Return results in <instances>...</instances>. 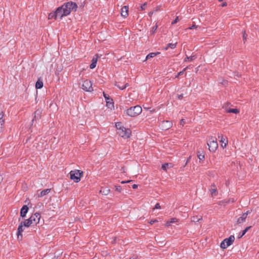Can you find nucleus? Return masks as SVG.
Instances as JSON below:
<instances>
[{
    "label": "nucleus",
    "instance_id": "obj_1",
    "mask_svg": "<svg viewBox=\"0 0 259 259\" xmlns=\"http://www.w3.org/2000/svg\"><path fill=\"white\" fill-rule=\"evenodd\" d=\"M63 11V13L67 16L70 14L72 11H76L77 6L75 3L72 2H67L63 5L61 7Z\"/></svg>",
    "mask_w": 259,
    "mask_h": 259
},
{
    "label": "nucleus",
    "instance_id": "obj_2",
    "mask_svg": "<svg viewBox=\"0 0 259 259\" xmlns=\"http://www.w3.org/2000/svg\"><path fill=\"white\" fill-rule=\"evenodd\" d=\"M142 111V107L139 105H136L127 109L124 112L127 116L134 117L141 114Z\"/></svg>",
    "mask_w": 259,
    "mask_h": 259
},
{
    "label": "nucleus",
    "instance_id": "obj_3",
    "mask_svg": "<svg viewBox=\"0 0 259 259\" xmlns=\"http://www.w3.org/2000/svg\"><path fill=\"white\" fill-rule=\"evenodd\" d=\"M83 172L80 170H71L70 172V179L75 183H78L80 181V178Z\"/></svg>",
    "mask_w": 259,
    "mask_h": 259
},
{
    "label": "nucleus",
    "instance_id": "obj_4",
    "mask_svg": "<svg viewBox=\"0 0 259 259\" xmlns=\"http://www.w3.org/2000/svg\"><path fill=\"white\" fill-rule=\"evenodd\" d=\"M207 145L210 151L214 152L218 147L217 139L215 137H211L207 142Z\"/></svg>",
    "mask_w": 259,
    "mask_h": 259
},
{
    "label": "nucleus",
    "instance_id": "obj_5",
    "mask_svg": "<svg viewBox=\"0 0 259 259\" xmlns=\"http://www.w3.org/2000/svg\"><path fill=\"white\" fill-rule=\"evenodd\" d=\"M234 240V236L231 235L229 238L223 240V241L221 243L220 247L223 249H226L228 246H230L233 243Z\"/></svg>",
    "mask_w": 259,
    "mask_h": 259
},
{
    "label": "nucleus",
    "instance_id": "obj_6",
    "mask_svg": "<svg viewBox=\"0 0 259 259\" xmlns=\"http://www.w3.org/2000/svg\"><path fill=\"white\" fill-rule=\"evenodd\" d=\"M117 133L120 137L124 138H129L131 135L130 130L124 127H122L121 128H119V131Z\"/></svg>",
    "mask_w": 259,
    "mask_h": 259
},
{
    "label": "nucleus",
    "instance_id": "obj_7",
    "mask_svg": "<svg viewBox=\"0 0 259 259\" xmlns=\"http://www.w3.org/2000/svg\"><path fill=\"white\" fill-rule=\"evenodd\" d=\"M82 89L87 92H92L93 91L91 81L88 79L83 81L82 84Z\"/></svg>",
    "mask_w": 259,
    "mask_h": 259
},
{
    "label": "nucleus",
    "instance_id": "obj_8",
    "mask_svg": "<svg viewBox=\"0 0 259 259\" xmlns=\"http://www.w3.org/2000/svg\"><path fill=\"white\" fill-rule=\"evenodd\" d=\"M30 218L32 220V222L33 225H36L39 222V220L40 219V215L39 213L36 212L34 214H33V215H32L30 217Z\"/></svg>",
    "mask_w": 259,
    "mask_h": 259
},
{
    "label": "nucleus",
    "instance_id": "obj_9",
    "mask_svg": "<svg viewBox=\"0 0 259 259\" xmlns=\"http://www.w3.org/2000/svg\"><path fill=\"white\" fill-rule=\"evenodd\" d=\"M250 213V211L248 210L246 212L243 213L241 217H239L237 220V224H240L245 222L247 215Z\"/></svg>",
    "mask_w": 259,
    "mask_h": 259
},
{
    "label": "nucleus",
    "instance_id": "obj_10",
    "mask_svg": "<svg viewBox=\"0 0 259 259\" xmlns=\"http://www.w3.org/2000/svg\"><path fill=\"white\" fill-rule=\"evenodd\" d=\"M24 225H23L22 223H21L18 228L17 232V238L18 240H21L22 238V232H23L24 230L23 229V227Z\"/></svg>",
    "mask_w": 259,
    "mask_h": 259
},
{
    "label": "nucleus",
    "instance_id": "obj_11",
    "mask_svg": "<svg viewBox=\"0 0 259 259\" xmlns=\"http://www.w3.org/2000/svg\"><path fill=\"white\" fill-rule=\"evenodd\" d=\"M56 15H57V16L58 17V19H61L63 17V16H65V14H64L63 13V10H62V8H61V7H58L56 10Z\"/></svg>",
    "mask_w": 259,
    "mask_h": 259
},
{
    "label": "nucleus",
    "instance_id": "obj_12",
    "mask_svg": "<svg viewBox=\"0 0 259 259\" xmlns=\"http://www.w3.org/2000/svg\"><path fill=\"white\" fill-rule=\"evenodd\" d=\"M4 113L3 111H0V133L2 132L3 126L5 124V119H4Z\"/></svg>",
    "mask_w": 259,
    "mask_h": 259
},
{
    "label": "nucleus",
    "instance_id": "obj_13",
    "mask_svg": "<svg viewBox=\"0 0 259 259\" xmlns=\"http://www.w3.org/2000/svg\"><path fill=\"white\" fill-rule=\"evenodd\" d=\"M42 114V110L41 109H37L34 112V116L32 119V122L34 120H39L41 118Z\"/></svg>",
    "mask_w": 259,
    "mask_h": 259
},
{
    "label": "nucleus",
    "instance_id": "obj_14",
    "mask_svg": "<svg viewBox=\"0 0 259 259\" xmlns=\"http://www.w3.org/2000/svg\"><path fill=\"white\" fill-rule=\"evenodd\" d=\"M128 15V7L124 6L121 8V15L126 18Z\"/></svg>",
    "mask_w": 259,
    "mask_h": 259
},
{
    "label": "nucleus",
    "instance_id": "obj_15",
    "mask_svg": "<svg viewBox=\"0 0 259 259\" xmlns=\"http://www.w3.org/2000/svg\"><path fill=\"white\" fill-rule=\"evenodd\" d=\"M28 207L26 205H23L20 210V215L22 218L25 217L26 213L28 212Z\"/></svg>",
    "mask_w": 259,
    "mask_h": 259
},
{
    "label": "nucleus",
    "instance_id": "obj_16",
    "mask_svg": "<svg viewBox=\"0 0 259 259\" xmlns=\"http://www.w3.org/2000/svg\"><path fill=\"white\" fill-rule=\"evenodd\" d=\"M97 60H98V57H97V55H96L95 56H94L92 58V62L90 66V67L91 69H92L96 67Z\"/></svg>",
    "mask_w": 259,
    "mask_h": 259
},
{
    "label": "nucleus",
    "instance_id": "obj_17",
    "mask_svg": "<svg viewBox=\"0 0 259 259\" xmlns=\"http://www.w3.org/2000/svg\"><path fill=\"white\" fill-rule=\"evenodd\" d=\"M22 223L24 226L25 227H29L31 225H34L30 217L29 219L26 220Z\"/></svg>",
    "mask_w": 259,
    "mask_h": 259
},
{
    "label": "nucleus",
    "instance_id": "obj_18",
    "mask_svg": "<svg viewBox=\"0 0 259 259\" xmlns=\"http://www.w3.org/2000/svg\"><path fill=\"white\" fill-rule=\"evenodd\" d=\"M51 192V189H46L42 190L38 194V196L42 197L47 194H49Z\"/></svg>",
    "mask_w": 259,
    "mask_h": 259
},
{
    "label": "nucleus",
    "instance_id": "obj_19",
    "mask_svg": "<svg viewBox=\"0 0 259 259\" xmlns=\"http://www.w3.org/2000/svg\"><path fill=\"white\" fill-rule=\"evenodd\" d=\"M218 138H221V140H220V142L222 143H224V145H222V147L223 148H225L226 147V145L228 143V140L227 139H226V138H224L223 136L222 135H219L218 136Z\"/></svg>",
    "mask_w": 259,
    "mask_h": 259
},
{
    "label": "nucleus",
    "instance_id": "obj_20",
    "mask_svg": "<svg viewBox=\"0 0 259 259\" xmlns=\"http://www.w3.org/2000/svg\"><path fill=\"white\" fill-rule=\"evenodd\" d=\"M210 192L212 196L217 195V190L215 185L213 184L211 185Z\"/></svg>",
    "mask_w": 259,
    "mask_h": 259
},
{
    "label": "nucleus",
    "instance_id": "obj_21",
    "mask_svg": "<svg viewBox=\"0 0 259 259\" xmlns=\"http://www.w3.org/2000/svg\"><path fill=\"white\" fill-rule=\"evenodd\" d=\"M43 87V82L41 80H40L39 79L37 80L35 83V88L37 89H41Z\"/></svg>",
    "mask_w": 259,
    "mask_h": 259
},
{
    "label": "nucleus",
    "instance_id": "obj_22",
    "mask_svg": "<svg viewBox=\"0 0 259 259\" xmlns=\"http://www.w3.org/2000/svg\"><path fill=\"white\" fill-rule=\"evenodd\" d=\"M48 18L49 19H57L58 17L57 16L56 11L50 13L48 16Z\"/></svg>",
    "mask_w": 259,
    "mask_h": 259
},
{
    "label": "nucleus",
    "instance_id": "obj_23",
    "mask_svg": "<svg viewBox=\"0 0 259 259\" xmlns=\"http://www.w3.org/2000/svg\"><path fill=\"white\" fill-rule=\"evenodd\" d=\"M159 52L157 53H149L146 57L145 60H147L150 58H153L154 57L156 56L157 54H159Z\"/></svg>",
    "mask_w": 259,
    "mask_h": 259
},
{
    "label": "nucleus",
    "instance_id": "obj_24",
    "mask_svg": "<svg viewBox=\"0 0 259 259\" xmlns=\"http://www.w3.org/2000/svg\"><path fill=\"white\" fill-rule=\"evenodd\" d=\"M163 124H166L164 125V127L166 130L169 129L172 126V123L169 121H164Z\"/></svg>",
    "mask_w": 259,
    "mask_h": 259
},
{
    "label": "nucleus",
    "instance_id": "obj_25",
    "mask_svg": "<svg viewBox=\"0 0 259 259\" xmlns=\"http://www.w3.org/2000/svg\"><path fill=\"white\" fill-rule=\"evenodd\" d=\"M110 191V190L108 188H104L100 191V192L102 193L103 195H108Z\"/></svg>",
    "mask_w": 259,
    "mask_h": 259
},
{
    "label": "nucleus",
    "instance_id": "obj_26",
    "mask_svg": "<svg viewBox=\"0 0 259 259\" xmlns=\"http://www.w3.org/2000/svg\"><path fill=\"white\" fill-rule=\"evenodd\" d=\"M158 28V25L157 23H156L154 26H153L152 28L150 31H149L150 34L152 35L155 33L156 31V30Z\"/></svg>",
    "mask_w": 259,
    "mask_h": 259
},
{
    "label": "nucleus",
    "instance_id": "obj_27",
    "mask_svg": "<svg viewBox=\"0 0 259 259\" xmlns=\"http://www.w3.org/2000/svg\"><path fill=\"white\" fill-rule=\"evenodd\" d=\"M178 221V219H176V218H171L170 219V221H167L166 222V223H165V225L167 226V227H169L170 226V224H172V223H176Z\"/></svg>",
    "mask_w": 259,
    "mask_h": 259
},
{
    "label": "nucleus",
    "instance_id": "obj_28",
    "mask_svg": "<svg viewBox=\"0 0 259 259\" xmlns=\"http://www.w3.org/2000/svg\"><path fill=\"white\" fill-rule=\"evenodd\" d=\"M202 219V218L201 216H193L192 219L191 221L193 222H198L200 220H201Z\"/></svg>",
    "mask_w": 259,
    "mask_h": 259
},
{
    "label": "nucleus",
    "instance_id": "obj_29",
    "mask_svg": "<svg viewBox=\"0 0 259 259\" xmlns=\"http://www.w3.org/2000/svg\"><path fill=\"white\" fill-rule=\"evenodd\" d=\"M196 58V56L195 55H192L190 57H188L187 56L184 59V61L185 62L191 61Z\"/></svg>",
    "mask_w": 259,
    "mask_h": 259
},
{
    "label": "nucleus",
    "instance_id": "obj_30",
    "mask_svg": "<svg viewBox=\"0 0 259 259\" xmlns=\"http://www.w3.org/2000/svg\"><path fill=\"white\" fill-rule=\"evenodd\" d=\"M116 86L120 90H123L124 89H125L126 87H128L129 86V84L128 83H125L124 85H123V87H120V84H119V82H117L116 83Z\"/></svg>",
    "mask_w": 259,
    "mask_h": 259
},
{
    "label": "nucleus",
    "instance_id": "obj_31",
    "mask_svg": "<svg viewBox=\"0 0 259 259\" xmlns=\"http://www.w3.org/2000/svg\"><path fill=\"white\" fill-rule=\"evenodd\" d=\"M251 226H249L246 227L243 231H242L241 234L240 235L239 238L242 237L243 235L245 234V233L248 231V230L251 228Z\"/></svg>",
    "mask_w": 259,
    "mask_h": 259
},
{
    "label": "nucleus",
    "instance_id": "obj_32",
    "mask_svg": "<svg viewBox=\"0 0 259 259\" xmlns=\"http://www.w3.org/2000/svg\"><path fill=\"white\" fill-rule=\"evenodd\" d=\"M176 47V43L172 44V43H169L167 45V47H166L165 49L167 50L168 48H170L171 49H174Z\"/></svg>",
    "mask_w": 259,
    "mask_h": 259
},
{
    "label": "nucleus",
    "instance_id": "obj_33",
    "mask_svg": "<svg viewBox=\"0 0 259 259\" xmlns=\"http://www.w3.org/2000/svg\"><path fill=\"white\" fill-rule=\"evenodd\" d=\"M169 165V163H165L163 164H162V167H161V168L163 170H165L166 171L167 170V168L168 167Z\"/></svg>",
    "mask_w": 259,
    "mask_h": 259
},
{
    "label": "nucleus",
    "instance_id": "obj_34",
    "mask_svg": "<svg viewBox=\"0 0 259 259\" xmlns=\"http://www.w3.org/2000/svg\"><path fill=\"white\" fill-rule=\"evenodd\" d=\"M115 126H116V128L117 130V131H119V128H121V127H123L121 125V122H117V123H116Z\"/></svg>",
    "mask_w": 259,
    "mask_h": 259
},
{
    "label": "nucleus",
    "instance_id": "obj_35",
    "mask_svg": "<svg viewBox=\"0 0 259 259\" xmlns=\"http://www.w3.org/2000/svg\"><path fill=\"white\" fill-rule=\"evenodd\" d=\"M197 156L200 160H203L204 159V155L203 154H198Z\"/></svg>",
    "mask_w": 259,
    "mask_h": 259
},
{
    "label": "nucleus",
    "instance_id": "obj_36",
    "mask_svg": "<svg viewBox=\"0 0 259 259\" xmlns=\"http://www.w3.org/2000/svg\"><path fill=\"white\" fill-rule=\"evenodd\" d=\"M247 35L246 34L245 31L243 32V39L244 42H245L247 39Z\"/></svg>",
    "mask_w": 259,
    "mask_h": 259
},
{
    "label": "nucleus",
    "instance_id": "obj_37",
    "mask_svg": "<svg viewBox=\"0 0 259 259\" xmlns=\"http://www.w3.org/2000/svg\"><path fill=\"white\" fill-rule=\"evenodd\" d=\"M106 103H107V105L110 107V105H111L112 106H113V102L112 101H106Z\"/></svg>",
    "mask_w": 259,
    "mask_h": 259
},
{
    "label": "nucleus",
    "instance_id": "obj_38",
    "mask_svg": "<svg viewBox=\"0 0 259 259\" xmlns=\"http://www.w3.org/2000/svg\"><path fill=\"white\" fill-rule=\"evenodd\" d=\"M239 110L237 109H231V113L237 114L239 113Z\"/></svg>",
    "mask_w": 259,
    "mask_h": 259
},
{
    "label": "nucleus",
    "instance_id": "obj_39",
    "mask_svg": "<svg viewBox=\"0 0 259 259\" xmlns=\"http://www.w3.org/2000/svg\"><path fill=\"white\" fill-rule=\"evenodd\" d=\"M185 70L186 68H185L183 71L179 72L176 77H178L179 76L183 75Z\"/></svg>",
    "mask_w": 259,
    "mask_h": 259
},
{
    "label": "nucleus",
    "instance_id": "obj_40",
    "mask_svg": "<svg viewBox=\"0 0 259 259\" xmlns=\"http://www.w3.org/2000/svg\"><path fill=\"white\" fill-rule=\"evenodd\" d=\"M116 190L119 192H120L121 191V187L120 186H116Z\"/></svg>",
    "mask_w": 259,
    "mask_h": 259
},
{
    "label": "nucleus",
    "instance_id": "obj_41",
    "mask_svg": "<svg viewBox=\"0 0 259 259\" xmlns=\"http://www.w3.org/2000/svg\"><path fill=\"white\" fill-rule=\"evenodd\" d=\"M160 208H161V206L159 203H157L155 204L154 207L153 208V209H160Z\"/></svg>",
    "mask_w": 259,
    "mask_h": 259
},
{
    "label": "nucleus",
    "instance_id": "obj_42",
    "mask_svg": "<svg viewBox=\"0 0 259 259\" xmlns=\"http://www.w3.org/2000/svg\"><path fill=\"white\" fill-rule=\"evenodd\" d=\"M179 21V18L177 17L176 19L171 22V24L174 25Z\"/></svg>",
    "mask_w": 259,
    "mask_h": 259
},
{
    "label": "nucleus",
    "instance_id": "obj_43",
    "mask_svg": "<svg viewBox=\"0 0 259 259\" xmlns=\"http://www.w3.org/2000/svg\"><path fill=\"white\" fill-rule=\"evenodd\" d=\"M185 124V120L184 119H182L180 120V124L183 126Z\"/></svg>",
    "mask_w": 259,
    "mask_h": 259
},
{
    "label": "nucleus",
    "instance_id": "obj_44",
    "mask_svg": "<svg viewBox=\"0 0 259 259\" xmlns=\"http://www.w3.org/2000/svg\"><path fill=\"white\" fill-rule=\"evenodd\" d=\"M225 109V110L228 113H231V109L230 108H228V107L227 106L226 107H224Z\"/></svg>",
    "mask_w": 259,
    "mask_h": 259
},
{
    "label": "nucleus",
    "instance_id": "obj_45",
    "mask_svg": "<svg viewBox=\"0 0 259 259\" xmlns=\"http://www.w3.org/2000/svg\"><path fill=\"white\" fill-rule=\"evenodd\" d=\"M225 109V110L228 113H231V109L230 108H228V107L227 106L226 107H224Z\"/></svg>",
    "mask_w": 259,
    "mask_h": 259
},
{
    "label": "nucleus",
    "instance_id": "obj_46",
    "mask_svg": "<svg viewBox=\"0 0 259 259\" xmlns=\"http://www.w3.org/2000/svg\"><path fill=\"white\" fill-rule=\"evenodd\" d=\"M183 97H184V95L183 94L178 95V98L179 100H181L183 98Z\"/></svg>",
    "mask_w": 259,
    "mask_h": 259
},
{
    "label": "nucleus",
    "instance_id": "obj_47",
    "mask_svg": "<svg viewBox=\"0 0 259 259\" xmlns=\"http://www.w3.org/2000/svg\"><path fill=\"white\" fill-rule=\"evenodd\" d=\"M146 4H144L143 5H142L141 6V10H145V8H146Z\"/></svg>",
    "mask_w": 259,
    "mask_h": 259
},
{
    "label": "nucleus",
    "instance_id": "obj_48",
    "mask_svg": "<svg viewBox=\"0 0 259 259\" xmlns=\"http://www.w3.org/2000/svg\"><path fill=\"white\" fill-rule=\"evenodd\" d=\"M197 27L198 26H196L195 24H193L190 27H189V29H193L197 28Z\"/></svg>",
    "mask_w": 259,
    "mask_h": 259
},
{
    "label": "nucleus",
    "instance_id": "obj_49",
    "mask_svg": "<svg viewBox=\"0 0 259 259\" xmlns=\"http://www.w3.org/2000/svg\"><path fill=\"white\" fill-rule=\"evenodd\" d=\"M103 96H104V97L105 98L106 101H107V98H108V97H109V96L108 95H107L106 94H105V93H103Z\"/></svg>",
    "mask_w": 259,
    "mask_h": 259
},
{
    "label": "nucleus",
    "instance_id": "obj_50",
    "mask_svg": "<svg viewBox=\"0 0 259 259\" xmlns=\"http://www.w3.org/2000/svg\"><path fill=\"white\" fill-rule=\"evenodd\" d=\"M157 221L156 220H151L149 223L151 224V225H153L154 223L156 222Z\"/></svg>",
    "mask_w": 259,
    "mask_h": 259
},
{
    "label": "nucleus",
    "instance_id": "obj_51",
    "mask_svg": "<svg viewBox=\"0 0 259 259\" xmlns=\"http://www.w3.org/2000/svg\"><path fill=\"white\" fill-rule=\"evenodd\" d=\"M133 189H136L138 188V185L136 184H134L132 186Z\"/></svg>",
    "mask_w": 259,
    "mask_h": 259
},
{
    "label": "nucleus",
    "instance_id": "obj_52",
    "mask_svg": "<svg viewBox=\"0 0 259 259\" xmlns=\"http://www.w3.org/2000/svg\"><path fill=\"white\" fill-rule=\"evenodd\" d=\"M130 259H137V256L136 255H134L130 257Z\"/></svg>",
    "mask_w": 259,
    "mask_h": 259
},
{
    "label": "nucleus",
    "instance_id": "obj_53",
    "mask_svg": "<svg viewBox=\"0 0 259 259\" xmlns=\"http://www.w3.org/2000/svg\"><path fill=\"white\" fill-rule=\"evenodd\" d=\"M3 180V177H2V175H0V184L2 183Z\"/></svg>",
    "mask_w": 259,
    "mask_h": 259
},
{
    "label": "nucleus",
    "instance_id": "obj_54",
    "mask_svg": "<svg viewBox=\"0 0 259 259\" xmlns=\"http://www.w3.org/2000/svg\"><path fill=\"white\" fill-rule=\"evenodd\" d=\"M131 182V181H121V184H125V183H128Z\"/></svg>",
    "mask_w": 259,
    "mask_h": 259
},
{
    "label": "nucleus",
    "instance_id": "obj_55",
    "mask_svg": "<svg viewBox=\"0 0 259 259\" xmlns=\"http://www.w3.org/2000/svg\"><path fill=\"white\" fill-rule=\"evenodd\" d=\"M222 6L223 7L226 6H227V3H226V2L223 3L222 4Z\"/></svg>",
    "mask_w": 259,
    "mask_h": 259
},
{
    "label": "nucleus",
    "instance_id": "obj_56",
    "mask_svg": "<svg viewBox=\"0 0 259 259\" xmlns=\"http://www.w3.org/2000/svg\"><path fill=\"white\" fill-rule=\"evenodd\" d=\"M107 101H112V100L109 97H108L107 98Z\"/></svg>",
    "mask_w": 259,
    "mask_h": 259
},
{
    "label": "nucleus",
    "instance_id": "obj_57",
    "mask_svg": "<svg viewBox=\"0 0 259 259\" xmlns=\"http://www.w3.org/2000/svg\"><path fill=\"white\" fill-rule=\"evenodd\" d=\"M238 77H239L240 76V75L238 74V73H237V74L236 75Z\"/></svg>",
    "mask_w": 259,
    "mask_h": 259
},
{
    "label": "nucleus",
    "instance_id": "obj_58",
    "mask_svg": "<svg viewBox=\"0 0 259 259\" xmlns=\"http://www.w3.org/2000/svg\"><path fill=\"white\" fill-rule=\"evenodd\" d=\"M119 84H120V87H123V85H121L120 83H119Z\"/></svg>",
    "mask_w": 259,
    "mask_h": 259
},
{
    "label": "nucleus",
    "instance_id": "obj_59",
    "mask_svg": "<svg viewBox=\"0 0 259 259\" xmlns=\"http://www.w3.org/2000/svg\"><path fill=\"white\" fill-rule=\"evenodd\" d=\"M188 161H189V159H188V160H187L186 163L188 162Z\"/></svg>",
    "mask_w": 259,
    "mask_h": 259
},
{
    "label": "nucleus",
    "instance_id": "obj_60",
    "mask_svg": "<svg viewBox=\"0 0 259 259\" xmlns=\"http://www.w3.org/2000/svg\"><path fill=\"white\" fill-rule=\"evenodd\" d=\"M223 0H219V2H221Z\"/></svg>",
    "mask_w": 259,
    "mask_h": 259
}]
</instances>
